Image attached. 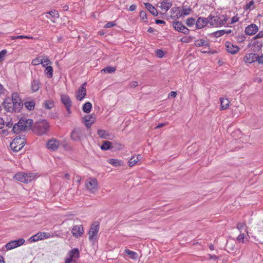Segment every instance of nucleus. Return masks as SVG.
Wrapping results in <instances>:
<instances>
[{
    "label": "nucleus",
    "instance_id": "f3484780",
    "mask_svg": "<svg viewBox=\"0 0 263 263\" xmlns=\"http://www.w3.org/2000/svg\"><path fill=\"white\" fill-rule=\"evenodd\" d=\"M257 54L250 53H247L243 57V61L247 63L251 64L257 60Z\"/></svg>",
    "mask_w": 263,
    "mask_h": 263
},
{
    "label": "nucleus",
    "instance_id": "7ed1b4c3",
    "mask_svg": "<svg viewBox=\"0 0 263 263\" xmlns=\"http://www.w3.org/2000/svg\"><path fill=\"white\" fill-rule=\"evenodd\" d=\"M49 128L48 122L46 120L40 121L36 122L34 126V132L38 135L46 134Z\"/></svg>",
    "mask_w": 263,
    "mask_h": 263
},
{
    "label": "nucleus",
    "instance_id": "6ab92c4d",
    "mask_svg": "<svg viewBox=\"0 0 263 263\" xmlns=\"http://www.w3.org/2000/svg\"><path fill=\"white\" fill-rule=\"evenodd\" d=\"M83 120L86 127L89 128L95 122V118L92 115H86L83 118Z\"/></svg>",
    "mask_w": 263,
    "mask_h": 263
},
{
    "label": "nucleus",
    "instance_id": "412c9836",
    "mask_svg": "<svg viewBox=\"0 0 263 263\" xmlns=\"http://www.w3.org/2000/svg\"><path fill=\"white\" fill-rule=\"evenodd\" d=\"M18 122H21V124L23 127L21 129L23 130H26L28 127H29L32 123V120L30 119H26L25 118H21Z\"/></svg>",
    "mask_w": 263,
    "mask_h": 263
},
{
    "label": "nucleus",
    "instance_id": "13d9d810",
    "mask_svg": "<svg viewBox=\"0 0 263 263\" xmlns=\"http://www.w3.org/2000/svg\"><path fill=\"white\" fill-rule=\"evenodd\" d=\"M6 52H7L6 50H2L0 52V61H2L3 60V58L5 56Z\"/></svg>",
    "mask_w": 263,
    "mask_h": 263
},
{
    "label": "nucleus",
    "instance_id": "6e6552de",
    "mask_svg": "<svg viewBox=\"0 0 263 263\" xmlns=\"http://www.w3.org/2000/svg\"><path fill=\"white\" fill-rule=\"evenodd\" d=\"M172 26L174 29L178 32L183 33L185 34H188L190 33V30L184 26L181 22H173L172 23Z\"/></svg>",
    "mask_w": 263,
    "mask_h": 263
},
{
    "label": "nucleus",
    "instance_id": "c756f323",
    "mask_svg": "<svg viewBox=\"0 0 263 263\" xmlns=\"http://www.w3.org/2000/svg\"><path fill=\"white\" fill-rule=\"evenodd\" d=\"M42 62L41 64H42L43 67L45 68L52 65V62L47 56H43L42 57Z\"/></svg>",
    "mask_w": 263,
    "mask_h": 263
},
{
    "label": "nucleus",
    "instance_id": "cd10ccee",
    "mask_svg": "<svg viewBox=\"0 0 263 263\" xmlns=\"http://www.w3.org/2000/svg\"><path fill=\"white\" fill-rule=\"evenodd\" d=\"M220 101L221 104L220 109L221 110L226 109L229 107L230 102L228 99L224 98H221L220 99Z\"/></svg>",
    "mask_w": 263,
    "mask_h": 263
},
{
    "label": "nucleus",
    "instance_id": "e2e57ef3",
    "mask_svg": "<svg viewBox=\"0 0 263 263\" xmlns=\"http://www.w3.org/2000/svg\"><path fill=\"white\" fill-rule=\"evenodd\" d=\"M208 257H209V258H208L209 259H213V260H217L218 259V257L216 255L208 254Z\"/></svg>",
    "mask_w": 263,
    "mask_h": 263
},
{
    "label": "nucleus",
    "instance_id": "680f3d73",
    "mask_svg": "<svg viewBox=\"0 0 263 263\" xmlns=\"http://www.w3.org/2000/svg\"><path fill=\"white\" fill-rule=\"evenodd\" d=\"M77 134V131L76 130H73L71 134V137L72 139L76 140L77 139V137L76 136Z\"/></svg>",
    "mask_w": 263,
    "mask_h": 263
},
{
    "label": "nucleus",
    "instance_id": "f257e3e1",
    "mask_svg": "<svg viewBox=\"0 0 263 263\" xmlns=\"http://www.w3.org/2000/svg\"><path fill=\"white\" fill-rule=\"evenodd\" d=\"M37 177V174L35 173H25L23 172L16 174L13 178L17 181L24 183H28L34 180Z\"/></svg>",
    "mask_w": 263,
    "mask_h": 263
},
{
    "label": "nucleus",
    "instance_id": "4d7b16f0",
    "mask_svg": "<svg viewBox=\"0 0 263 263\" xmlns=\"http://www.w3.org/2000/svg\"><path fill=\"white\" fill-rule=\"evenodd\" d=\"M244 238H245V235L244 234H240L238 237H237V240L239 241H241L242 242H244Z\"/></svg>",
    "mask_w": 263,
    "mask_h": 263
},
{
    "label": "nucleus",
    "instance_id": "bf43d9fd",
    "mask_svg": "<svg viewBox=\"0 0 263 263\" xmlns=\"http://www.w3.org/2000/svg\"><path fill=\"white\" fill-rule=\"evenodd\" d=\"M182 43H189L191 41V37H185L180 40Z\"/></svg>",
    "mask_w": 263,
    "mask_h": 263
},
{
    "label": "nucleus",
    "instance_id": "9d476101",
    "mask_svg": "<svg viewBox=\"0 0 263 263\" xmlns=\"http://www.w3.org/2000/svg\"><path fill=\"white\" fill-rule=\"evenodd\" d=\"M69 258L67 259L65 263H70L71 262H76L80 256L79 251L78 249H74L71 250L69 253Z\"/></svg>",
    "mask_w": 263,
    "mask_h": 263
},
{
    "label": "nucleus",
    "instance_id": "5fc2aeb1",
    "mask_svg": "<svg viewBox=\"0 0 263 263\" xmlns=\"http://www.w3.org/2000/svg\"><path fill=\"white\" fill-rule=\"evenodd\" d=\"M257 60H256V61L258 63V64H263V55L259 56L257 54Z\"/></svg>",
    "mask_w": 263,
    "mask_h": 263
},
{
    "label": "nucleus",
    "instance_id": "338daca9",
    "mask_svg": "<svg viewBox=\"0 0 263 263\" xmlns=\"http://www.w3.org/2000/svg\"><path fill=\"white\" fill-rule=\"evenodd\" d=\"M176 95H177L176 92H175V91H171V92H170V93L168 95V96L175 98V97H176Z\"/></svg>",
    "mask_w": 263,
    "mask_h": 263
},
{
    "label": "nucleus",
    "instance_id": "a878e982",
    "mask_svg": "<svg viewBox=\"0 0 263 263\" xmlns=\"http://www.w3.org/2000/svg\"><path fill=\"white\" fill-rule=\"evenodd\" d=\"M145 8L152 14L154 16H157L158 12L157 9L151 4L146 3L144 4Z\"/></svg>",
    "mask_w": 263,
    "mask_h": 263
},
{
    "label": "nucleus",
    "instance_id": "603ef678",
    "mask_svg": "<svg viewBox=\"0 0 263 263\" xmlns=\"http://www.w3.org/2000/svg\"><path fill=\"white\" fill-rule=\"evenodd\" d=\"M263 37V31H259L258 34H257L253 39L254 40H256L257 39H260Z\"/></svg>",
    "mask_w": 263,
    "mask_h": 263
},
{
    "label": "nucleus",
    "instance_id": "1a4fd4ad",
    "mask_svg": "<svg viewBox=\"0 0 263 263\" xmlns=\"http://www.w3.org/2000/svg\"><path fill=\"white\" fill-rule=\"evenodd\" d=\"M25 239L20 238L18 240L11 241L5 245V248L7 250H10L23 245L25 243Z\"/></svg>",
    "mask_w": 263,
    "mask_h": 263
},
{
    "label": "nucleus",
    "instance_id": "f704fd0d",
    "mask_svg": "<svg viewBox=\"0 0 263 263\" xmlns=\"http://www.w3.org/2000/svg\"><path fill=\"white\" fill-rule=\"evenodd\" d=\"M92 108V105L90 102L85 103L82 108L83 111L86 113H89L90 112Z\"/></svg>",
    "mask_w": 263,
    "mask_h": 263
},
{
    "label": "nucleus",
    "instance_id": "a211bd4d",
    "mask_svg": "<svg viewBox=\"0 0 263 263\" xmlns=\"http://www.w3.org/2000/svg\"><path fill=\"white\" fill-rule=\"evenodd\" d=\"M46 15V17L50 19L52 22H55V18H58L59 17V13L58 11L56 10H52L48 12H47Z\"/></svg>",
    "mask_w": 263,
    "mask_h": 263
},
{
    "label": "nucleus",
    "instance_id": "3c124183",
    "mask_svg": "<svg viewBox=\"0 0 263 263\" xmlns=\"http://www.w3.org/2000/svg\"><path fill=\"white\" fill-rule=\"evenodd\" d=\"M156 55L159 58H162L164 56V52L160 50V49H157L156 51Z\"/></svg>",
    "mask_w": 263,
    "mask_h": 263
},
{
    "label": "nucleus",
    "instance_id": "aec40b11",
    "mask_svg": "<svg viewBox=\"0 0 263 263\" xmlns=\"http://www.w3.org/2000/svg\"><path fill=\"white\" fill-rule=\"evenodd\" d=\"M210 43L208 40L203 39H199L195 41V45L197 47L203 46L205 48L209 49Z\"/></svg>",
    "mask_w": 263,
    "mask_h": 263
},
{
    "label": "nucleus",
    "instance_id": "2eb2a0df",
    "mask_svg": "<svg viewBox=\"0 0 263 263\" xmlns=\"http://www.w3.org/2000/svg\"><path fill=\"white\" fill-rule=\"evenodd\" d=\"M209 24L208 17H199L196 22L197 29H201Z\"/></svg>",
    "mask_w": 263,
    "mask_h": 263
},
{
    "label": "nucleus",
    "instance_id": "393cba45",
    "mask_svg": "<svg viewBox=\"0 0 263 263\" xmlns=\"http://www.w3.org/2000/svg\"><path fill=\"white\" fill-rule=\"evenodd\" d=\"M40 88V82L38 80H33L31 83V89L34 92L39 90Z\"/></svg>",
    "mask_w": 263,
    "mask_h": 263
},
{
    "label": "nucleus",
    "instance_id": "7c9ffc66",
    "mask_svg": "<svg viewBox=\"0 0 263 263\" xmlns=\"http://www.w3.org/2000/svg\"><path fill=\"white\" fill-rule=\"evenodd\" d=\"M124 252L129 256V257L132 259L136 260L138 257V255L136 252H134L133 251H130L128 249H125Z\"/></svg>",
    "mask_w": 263,
    "mask_h": 263
},
{
    "label": "nucleus",
    "instance_id": "8fccbe9b",
    "mask_svg": "<svg viewBox=\"0 0 263 263\" xmlns=\"http://www.w3.org/2000/svg\"><path fill=\"white\" fill-rule=\"evenodd\" d=\"M254 5V1L253 0L251 1L249 3H247L245 6L246 9H252L253 8L252 7Z\"/></svg>",
    "mask_w": 263,
    "mask_h": 263
},
{
    "label": "nucleus",
    "instance_id": "49530a36",
    "mask_svg": "<svg viewBox=\"0 0 263 263\" xmlns=\"http://www.w3.org/2000/svg\"><path fill=\"white\" fill-rule=\"evenodd\" d=\"M40 238L37 236V234H35L30 237L29 240L30 242H33L40 240Z\"/></svg>",
    "mask_w": 263,
    "mask_h": 263
},
{
    "label": "nucleus",
    "instance_id": "774afa93",
    "mask_svg": "<svg viewBox=\"0 0 263 263\" xmlns=\"http://www.w3.org/2000/svg\"><path fill=\"white\" fill-rule=\"evenodd\" d=\"M202 53H209L210 52V48L208 49V48L204 47V48L201 50Z\"/></svg>",
    "mask_w": 263,
    "mask_h": 263
},
{
    "label": "nucleus",
    "instance_id": "20e7f679",
    "mask_svg": "<svg viewBox=\"0 0 263 263\" xmlns=\"http://www.w3.org/2000/svg\"><path fill=\"white\" fill-rule=\"evenodd\" d=\"M3 105L5 109L7 112L19 111L21 108V105L16 102H13L10 98H7L5 100Z\"/></svg>",
    "mask_w": 263,
    "mask_h": 263
},
{
    "label": "nucleus",
    "instance_id": "4be33fe9",
    "mask_svg": "<svg viewBox=\"0 0 263 263\" xmlns=\"http://www.w3.org/2000/svg\"><path fill=\"white\" fill-rule=\"evenodd\" d=\"M172 4L168 0H164L160 3V8L162 11L166 12L171 7Z\"/></svg>",
    "mask_w": 263,
    "mask_h": 263
},
{
    "label": "nucleus",
    "instance_id": "e433bc0d",
    "mask_svg": "<svg viewBox=\"0 0 263 263\" xmlns=\"http://www.w3.org/2000/svg\"><path fill=\"white\" fill-rule=\"evenodd\" d=\"M116 70V68L114 67L108 66L106 67L101 70V73H112L114 72Z\"/></svg>",
    "mask_w": 263,
    "mask_h": 263
},
{
    "label": "nucleus",
    "instance_id": "6e6d98bb",
    "mask_svg": "<svg viewBox=\"0 0 263 263\" xmlns=\"http://www.w3.org/2000/svg\"><path fill=\"white\" fill-rule=\"evenodd\" d=\"M6 89L4 88V86L0 83V95L5 93Z\"/></svg>",
    "mask_w": 263,
    "mask_h": 263
},
{
    "label": "nucleus",
    "instance_id": "a18cd8bd",
    "mask_svg": "<svg viewBox=\"0 0 263 263\" xmlns=\"http://www.w3.org/2000/svg\"><path fill=\"white\" fill-rule=\"evenodd\" d=\"M191 9L189 8H183L182 11L183 16L187 15L190 14Z\"/></svg>",
    "mask_w": 263,
    "mask_h": 263
},
{
    "label": "nucleus",
    "instance_id": "864d4df0",
    "mask_svg": "<svg viewBox=\"0 0 263 263\" xmlns=\"http://www.w3.org/2000/svg\"><path fill=\"white\" fill-rule=\"evenodd\" d=\"M17 39H32L33 37L30 36H27V35H18L16 36Z\"/></svg>",
    "mask_w": 263,
    "mask_h": 263
},
{
    "label": "nucleus",
    "instance_id": "72a5a7b5",
    "mask_svg": "<svg viewBox=\"0 0 263 263\" xmlns=\"http://www.w3.org/2000/svg\"><path fill=\"white\" fill-rule=\"evenodd\" d=\"M23 127V125L21 124V122H18L17 123H16L14 125L12 131L15 134H17L21 130H23L21 129V127Z\"/></svg>",
    "mask_w": 263,
    "mask_h": 263
},
{
    "label": "nucleus",
    "instance_id": "4468645a",
    "mask_svg": "<svg viewBox=\"0 0 263 263\" xmlns=\"http://www.w3.org/2000/svg\"><path fill=\"white\" fill-rule=\"evenodd\" d=\"M59 146L60 142L55 139H51L47 143V148L53 151L57 150Z\"/></svg>",
    "mask_w": 263,
    "mask_h": 263
},
{
    "label": "nucleus",
    "instance_id": "37998d69",
    "mask_svg": "<svg viewBox=\"0 0 263 263\" xmlns=\"http://www.w3.org/2000/svg\"><path fill=\"white\" fill-rule=\"evenodd\" d=\"M98 134L99 136L101 137L102 138H106L107 136H108V134H106V131L104 130L99 129L98 130Z\"/></svg>",
    "mask_w": 263,
    "mask_h": 263
},
{
    "label": "nucleus",
    "instance_id": "5701e85b",
    "mask_svg": "<svg viewBox=\"0 0 263 263\" xmlns=\"http://www.w3.org/2000/svg\"><path fill=\"white\" fill-rule=\"evenodd\" d=\"M141 158V156L140 155H137L133 156L128 161V165L130 167H132L135 165Z\"/></svg>",
    "mask_w": 263,
    "mask_h": 263
},
{
    "label": "nucleus",
    "instance_id": "c9c22d12",
    "mask_svg": "<svg viewBox=\"0 0 263 263\" xmlns=\"http://www.w3.org/2000/svg\"><path fill=\"white\" fill-rule=\"evenodd\" d=\"M111 142L108 141H105L101 145V148L103 150H107L111 147Z\"/></svg>",
    "mask_w": 263,
    "mask_h": 263
},
{
    "label": "nucleus",
    "instance_id": "de8ad7c7",
    "mask_svg": "<svg viewBox=\"0 0 263 263\" xmlns=\"http://www.w3.org/2000/svg\"><path fill=\"white\" fill-rule=\"evenodd\" d=\"M140 17L143 22H146L147 21V17L145 12L141 11L140 13Z\"/></svg>",
    "mask_w": 263,
    "mask_h": 263
},
{
    "label": "nucleus",
    "instance_id": "423d86ee",
    "mask_svg": "<svg viewBox=\"0 0 263 263\" xmlns=\"http://www.w3.org/2000/svg\"><path fill=\"white\" fill-rule=\"evenodd\" d=\"M25 140L24 138L16 137L10 143V147L14 152H18L25 145Z\"/></svg>",
    "mask_w": 263,
    "mask_h": 263
},
{
    "label": "nucleus",
    "instance_id": "09e8293b",
    "mask_svg": "<svg viewBox=\"0 0 263 263\" xmlns=\"http://www.w3.org/2000/svg\"><path fill=\"white\" fill-rule=\"evenodd\" d=\"M116 25V24L115 23V22H109L105 25L104 27L105 28H111L112 27H114Z\"/></svg>",
    "mask_w": 263,
    "mask_h": 263
},
{
    "label": "nucleus",
    "instance_id": "39448f33",
    "mask_svg": "<svg viewBox=\"0 0 263 263\" xmlns=\"http://www.w3.org/2000/svg\"><path fill=\"white\" fill-rule=\"evenodd\" d=\"M99 230V224L95 222L91 226L89 232V240L94 245L97 241L98 233Z\"/></svg>",
    "mask_w": 263,
    "mask_h": 263
},
{
    "label": "nucleus",
    "instance_id": "dca6fc26",
    "mask_svg": "<svg viewBox=\"0 0 263 263\" xmlns=\"http://www.w3.org/2000/svg\"><path fill=\"white\" fill-rule=\"evenodd\" d=\"M225 45L227 51L231 54H234L239 51L238 46L234 45L230 42H226Z\"/></svg>",
    "mask_w": 263,
    "mask_h": 263
},
{
    "label": "nucleus",
    "instance_id": "0e129e2a",
    "mask_svg": "<svg viewBox=\"0 0 263 263\" xmlns=\"http://www.w3.org/2000/svg\"><path fill=\"white\" fill-rule=\"evenodd\" d=\"M5 125L4 120L1 117H0V129H2Z\"/></svg>",
    "mask_w": 263,
    "mask_h": 263
},
{
    "label": "nucleus",
    "instance_id": "4c0bfd02",
    "mask_svg": "<svg viewBox=\"0 0 263 263\" xmlns=\"http://www.w3.org/2000/svg\"><path fill=\"white\" fill-rule=\"evenodd\" d=\"M171 11L172 12L177 11L176 14L173 16L174 17L178 18L183 16L182 12H180L178 8H173L172 9Z\"/></svg>",
    "mask_w": 263,
    "mask_h": 263
},
{
    "label": "nucleus",
    "instance_id": "ddd939ff",
    "mask_svg": "<svg viewBox=\"0 0 263 263\" xmlns=\"http://www.w3.org/2000/svg\"><path fill=\"white\" fill-rule=\"evenodd\" d=\"M259 28L255 24H251L245 28V33L249 35H254L258 31Z\"/></svg>",
    "mask_w": 263,
    "mask_h": 263
},
{
    "label": "nucleus",
    "instance_id": "9b49d317",
    "mask_svg": "<svg viewBox=\"0 0 263 263\" xmlns=\"http://www.w3.org/2000/svg\"><path fill=\"white\" fill-rule=\"evenodd\" d=\"M87 85V83L85 82L83 84V85L80 87L78 90L77 91L76 97L77 99L79 101H82L83 99H84L86 95V86Z\"/></svg>",
    "mask_w": 263,
    "mask_h": 263
},
{
    "label": "nucleus",
    "instance_id": "c03bdc74",
    "mask_svg": "<svg viewBox=\"0 0 263 263\" xmlns=\"http://www.w3.org/2000/svg\"><path fill=\"white\" fill-rule=\"evenodd\" d=\"M224 33H226V31L224 30H221L215 32L214 34L216 37H219L223 35Z\"/></svg>",
    "mask_w": 263,
    "mask_h": 263
},
{
    "label": "nucleus",
    "instance_id": "ea45409f",
    "mask_svg": "<svg viewBox=\"0 0 263 263\" xmlns=\"http://www.w3.org/2000/svg\"><path fill=\"white\" fill-rule=\"evenodd\" d=\"M37 236L40 238V240H42L45 238H48L50 237V234L45 232H40L37 233Z\"/></svg>",
    "mask_w": 263,
    "mask_h": 263
},
{
    "label": "nucleus",
    "instance_id": "052dcab7",
    "mask_svg": "<svg viewBox=\"0 0 263 263\" xmlns=\"http://www.w3.org/2000/svg\"><path fill=\"white\" fill-rule=\"evenodd\" d=\"M245 227V224L243 223H239L237 224V228L238 230L241 231Z\"/></svg>",
    "mask_w": 263,
    "mask_h": 263
},
{
    "label": "nucleus",
    "instance_id": "473e14b6",
    "mask_svg": "<svg viewBox=\"0 0 263 263\" xmlns=\"http://www.w3.org/2000/svg\"><path fill=\"white\" fill-rule=\"evenodd\" d=\"M11 100H13V102L14 103L15 102H16L18 104H20V105H21V107H22L23 104L21 102L18 95L17 92H13L12 94V98Z\"/></svg>",
    "mask_w": 263,
    "mask_h": 263
},
{
    "label": "nucleus",
    "instance_id": "58836bf2",
    "mask_svg": "<svg viewBox=\"0 0 263 263\" xmlns=\"http://www.w3.org/2000/svg\"><path fill=\"white\" fill-rule=\"evenodd\" d=\"M42 57H37L32 60L31 62L32 65L34 66L39 65L41 64L42 61Z\"/></svg>",
    "mask_w": 263,
    "mask_h": 263
},
{
    "label": "nucleus",
    "instance_id": "69168bd1",
    "mask_svg": "<svg viewBox=\"0 0 263 263\" xmlns=\"http://www.w3.org/2000/svg\"><path fill=\"white\" fill-rule=\"evenodd\" d=\"M238 21V17L237 16H234L231 18V24H233Z\"/></svg>",
    "mask_w": 263,
    "mask_h": 263
},
{
    "label": "nucleus",
    "instance_id": "0eeeda50",
    "mask_svg": "<svg viewBox=\"0 0 263 263\" xmlns=\"http://www.w3.org/2000/svg\"><path fill=\"white\" fill-rule=\"evenodd\" d=\"M98 181L96 178H89L86 180V187L92 193H95L98 190Z\"/></svg>",
    "mask_w": 263,
    "mask_h": 263
},
{
    "label": "nucleus",
    "instance_id": "f8f14e48",
    "mask_svg": "<svg viewBox=\"0 0 263 263\" xmlns=\"http://www.w3.org/2000/svg\"><path fill=\"white\" fill-rule=\"evenodd\" d=\"M84 232V228L82 225L74 226L71 229V233L73 236L76 238L81 237Z\"/></svg>",
    "mask_w": 263,
    "mask_h": 263
},
{
    "label": "nucleus",
    "instance_id": "a19ab883",
    "mask_svg": "<svg viewBox=\"0 0 263 263\" xmlns=\"http://www.w3.org/2000/svg\"><path fill=\"white\" fill-rule=\"evenodd\" d=\"M44 106L45 108L46 109H49L53 107L54 106V103L52 101L48 100L45 101L44 103Z\"/></svg>",
    "mask_w": 263,
    "mask_h": 263
},
{
    "label": "nucleus",
    "instance_id": "bb28decb",
    "mask_svg": "<svg viewBox=\"0 0 263 263\" xmlns=\"http://www.w3.org/2000/svg\"><path fill=\"white\" fill-rule=\"evenodd\" d=\"M108 162L112 165L118 167L123 164V162L117 159H110L108 160Z\"/></svg>",
    "mask_w": 263,
    "mask_h": 263
},
{
    "label": "nucleus",
    "instance_id": "79ce46f5",
    "mask_svg": "<svg viewBox=\"0 0 263 263\" xmlns=\"http://www.w3.org/2000/svg\"><path fill=\"white\" fill-rule=\"evenodd\" d=\"M195 24L196 22L193 17L188 18L186 21V25L190 27H192Z\"/></svg>",
    "mask_w": 263,
    "mask_h": 263
},
{
    "label": "nucleus",
    "instance_id": "b1692460",
    "mask_svg": "<svg viewBox=\"0 0 263 263\" xmlns=\"http://www.w3.org/2000/svg\"><path fill=\"white\" fill-rule=\"evenodd\" d=\"M61 100L62 103L64 105L65 107H68L71 106V101L70 99V98L67 95H61Z\"/></svg>",
    "mask_w": 263,
    "mask_h": 263
},
{
    "label": "nucleus",
    "instance_id": "2f4dec72",
    "mask_svg": "<svg viewBox=\"0 0 263 263\" xmlns=\"http://www.w3.org/2000/svg\"><path fill=\"white\" fill-rule=\"evenodd\" d=\"M35 104V102L33 100L27 101L24 103L25 107L29 110H32L34 109Z\"/></svg>",
    "mask_w": 263,
    "mask_h": 263
},
{
    "label": "nucleus",
    "instance_id": "c85d7f7f",
    "mask_svg": "<svg viewBox=\"0 0 263 263\" xmlns=\"http://www.w3.org/2000/svg\"><path fill=\"white\" fill-rule=\"evenodd\" d=\"M44 73L48 78H51L53 77V69L51 65L45 67Z\"/></svg>",
    "mask_w": 263,
    "mask_h": 263
},
{
    "label": "nucleus",
    "instance_id": "f03ea898",
    "mask_svg": "<svg viewBox=\"0 0 263 263\" xmlns=\"http://www.w3.org/2000/svg\"><path fill=\"white\" fill-rule=\"evenodd\" d=\"M209 24L211 26L219 27L225 25L227 22L228 18L227 16L222 15L218 16H212L209 15L208 17Z\"/></svg>",
    "mask_w": 263,
    "mask_h": 263
}]
</instances>
